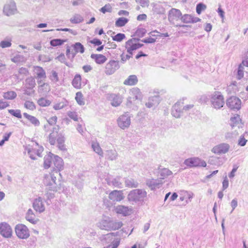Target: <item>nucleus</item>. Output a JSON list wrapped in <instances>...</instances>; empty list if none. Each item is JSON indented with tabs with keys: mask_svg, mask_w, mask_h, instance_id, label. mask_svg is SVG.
<instances>
[{
	"mask_svg": "<svg viewBox=\"0 0 248 248\" xmlns=\"http://www.w3.org/2000/svg\"><path fill=\"white\" fill-rule=\"evenodd\" d=\"M125 47L127 50V52L130 51H134L137 49L136 43L132 42L131 40H128L125 43Z\"/></svg>",
	"mask_w": 248,
	"mask_h": 248,
	"instance_id": "e433bc0d",
	"label": "nucleus"
},
{
	"mask_svg": "<svg viewBox=\"0 0 248 248\" xmlns=\"http://www.w3.org/2000/svg\"><path fill=\"white\" fill-rule=\"evenodd\" d=\"M100 11L104 14L106 13V12L110 13L112 11V7L110 4H106L104 6L102 7L100 9Z\"/></svg>",
	"mask_w": 248,
	"mask_h": 248,
	"instance_id": "052dcab7",
	"label": "nucleus"
},
{
	"mask_svg": "<svg viewBox=\"0 0 248 248\" xmlns=\"http://www.w3.org/2000/svg\"><path fill=\"white\" fill-rule=\"evenodd\" d=\"M3 13L7 16L14 15L17 12L16 4L13 0L7 2L3 7Z\"/></svg>",
	"mask_w": 248,
	"mask_h": 248,
	"instance_id": "0eeeda50",
	"label": "nucleus"
},
{
	"mask_svg": "<svg viewBox=\"0 0 248 248\" xmlns=\"http://www.w3.org/2000/svg\"><path fill=\"white\" fill-rule=\"evenodd\" d=\"M131 207L126 206L123 205H118L116 207L115 211L117 214H122L124 216H128L132 213Z\"/></svg>",
	"mask_w": 248,
	"mask_h": 248,
	"instance_id": "4468645a",
	"label": "nucleus"
},
{
	"mask_svg": "<svg viewBox=\"0 0 248 248\" xmlns=\"http://www.w3.org/2000/svg\"><path fill=\"white\" fill-rule=\"evenodd\" d=\"M124 183L125 186L130 188H137L139 186L138 182L131 178H125Z\"/></svg>",
	"mask_w": 248,
	"mask_h": 248,
	"instance_id": "7c9ffc66",
	"label": "nucleus"
},
{
	"mask_svg": "<svg viewBox=\"0 0 248 248\" xmlns=\"http://www.w3.org/2000/svg\"><path fill=\"white\" fill-rule=\"evenodd\" d=\"M206 6L202 3H199L196 5V12L198 14L200 15L201 14L202 11L206 9Z\"/></svg>",
	"mask_w": 248,
	"mask_h": 248,
	"instance_id": "864d4df0",
	"label": "nucleus"
},
{
	"mask_svg": "<svg viewBox=\"0 0 248 248\" xmlns=\"http://www.w3.org/2000/svg\"><path fill=\"white\" fill-rule=\"evenodd\" d=\"M26 83L25 86L26 88H33L35 86V80L34 78L32 77H29L27 78L25 80Z\"/></svg>",
	"mask_w": 248,
	"mask_h": 248,
	"instance_id": "58836bf2",
	"label": "nucleus"
},
{
	"mask_svg": "<svg viewBox=\"0 0 248 248\" xmlns=\"http://www.w3.org/2000/svg\"><path fill=\"white\" fill-rule=\"evenodd\" d=\"M109 218L102 219L97 223V226L102 230L108 231Z\"/></svg>",
	"mask_w": 248,
	"mask_h": 248,
	"instance_id": "473e14b6",
	"label": "nucleus"
},
{
	"mask_svg": "<svg viewBox=\"0 0 248 248\" xmlns=\"http://www.w3.org/2000/svg\"><path fill=\"white\" fill-rule=\"evenodd\" d=\"M37 103L40 106L44 107L49 106L51 104V101L44 97H42L38 99Z\"/></svg>",
	"mask_w": 248,
	"mask_h": 248,
	"instance_id": "de8ad7c7",
	"label": "nucleus"
},
{
	"mask_svg": "<svg viewBox=\"0 0 248 248\" xmlns=\"http://www.w3.org/2000/svg\"><path fill=\"white\" fill-rule=\"evenodd\" d=\"M26 219L33 224H36L39 221L38 219H36L34 215H26Z\"/></svg>",
	"mask_w": 248,
	"mask_h": 248,
	"instance_id": "bf43d9fd",
	"label": "nucleus"
},
{
	"mask_svg": "<svg viewBox=\"0 0 248 248\" xmlns=\"http://www.w3.org/2000/svg\"><path fill=\"white\" fill-rule=\"evenodd\" d=\"M138 81V79L137 76L135 75H132L129 76L128 78L124 81V84L126 85L132 86L136 85Z\"/></svg>",
	"mask_w": 248,
	"mask_h": 248,
	"instance_id": "c85d7f7f",
	"label": "nucleus"
},
{
	"mask_svg": "<svg viewBox=\"0 0 248 248\" xmlns=\"http://www.w3.org/2000/svg\"><path fill=\"white\" fill-rule=\"evenodd\" d=\"M93 151L99 155H101L103 154L101 148H100L98 143H93L92 145Z\"/></svg>",
	"mask_w": 248,
	"mask_h": 248,
	"instance_id": "603ef678",
	"label": "nucleus"
},
{
	"mask_svg": "<svg viewBox=\"0 0 248 248\" xmlns=\"http://www.w3.org/2000/svg\"><path fill=\"white\" fill-rule=\"evenodd\" d=\"M241 100L238 97L232 96L227 100L226 105L232 109H239L241 106Z\"/></svg>",
	"mask_w": 248,
	"mask_h": 248,
	"instance_id": "9d476101",
	"label": "nucleus"
},
{
	"mask_svg": "<svg viewBox=\"0 0 248 248\" xmlns=\"http://www.w3.org/2000/svg\"><path fill=\"white\" fill-rule=\"evenodd\" d=\"M83 17L81 15L75 14L70 18V21L73 24H78L83 22Z\"/></svg>",
	"mask_w": 248,
	"mask_h": 248,
	"instance_id": "a19ab883",
	"label": "nucleus"
},
{
	"mask_svg": "<svg viewBox=\"0 0 248 248\" xmlns=\"http://www.w3.org/2000/svg\"><path fill=\"white\" fill-rule=\"evenodd\" d=\"M54 155L51 153H49V154L45 156L44 158V167L46 169L49 168L54 158Z\"/></svg>",
	"mask_w": 248,
	"mask_h": 248,
	"instance_id": "5701e85b",
	"label": "nucleus"
},
{
	"mask_svg": "<svg viewBox=\"0 0 248 248\" xmlns=\"http://www.w3.org/2000/svg\"><path fill=\"white\" fill-rule=\"evenodd\" d=\"M66 106V104L64 102H60L56 104L53 106V108L55 110H59L64 108Z\"/></svg>",
	"mask_w": 248,
	"mask_h": 248,
	"instance_id": "0e129e2a",
	"label": "nucleus"
},
{
	"mask_svg": "<svg viewBox=\"0 0 248 248\" xmlns=\"http://www.w3.org/2000/svg\"><path fill=\"white\" fill-rule=\"evenodd\" d=\"M147 196L146 191L142 189H135L131 190L127 196L129 201L139 202H142Z\"/></svg>",
	"mask_w": 248,
	"mask_h": 248,
	"instance_id": "f03ea898",
	"label": "nucleus"
},
{
	"mask_svg": "<svg viewBox=\"0 0 248 248\" xmlns=\"http://www.w3.org/2000/svg\"><path fill=\"white\" fill-rule=\"evenodd\" d=\"M182 13L180 10L172 8L169 12L168 19L170 22L174 23L175 20L181 19Z\"/></svg>",
	"mask_w": 248,
	"mask_h": 248,
	"instance_id": "f8f14e48",
	"label": "nucleus"
},
{
	"mask_svg": "<svg viewBox=\"0 0 248 248\" xmlns=\"http://www.w3.org/2000/svg\"><path fill=\"white\" fill-rule=\"evenodd\" d=\"M108 198L113 202H120L124 199V196L122 190H114L112 191L108 195Z\"/></svg>",
	"mask_w": 248,
	"mask_h": 248,
	"instance_id": "ddd939ff",
	"label": "nucleus"
},
{
	"mask_svg": "<svg viewBox=\"0 0 248 248\" xmlns=\"http://www.w3.org/2000/svg\"><path fill=\"white\" fill-rule=\"evenodd\" d=\"M113 41L121 42L125 38V35L124 33H118L115 36L112 37Z\"/></svg>",
	"mask_w": 248,
	"mask_h": 248,
	"instance_id": "5fc2aeb1",
	"label": "nucleus"
},
{
	"mask_svg": "<svg viewBox=\"0 0 248 248\" xmlns=\"http://www.w3.org/2000/svg\"><path fill=\"white\" fill-rule=\"evenodd\" d=\"M68 116L75 121H78V115L76 112L69 111L68 112Z\"/></svg>",
	"mask_w": 248,
	"mask_h": 248,
	"instance_id": "338daca9",
	"label": "nucleus"
},
{
	"mask_svg": "<svg viewBox=\"0 0 248 248\" xmlns=\"http://www.w3.org/2000/svg\"><path fill=\"white\" fill-rule=\"evenodd\" d=\"M107 157L111 160H115L117 157V153L115 150H108L107 151Z\"/></svg>",
	"mask_w": 248,
	"mask_h": 248,
	"instance_id": "c03bdc74",
	"label": "nucleus"
},
{
	"mask_svg": "<svg viewBox=\"0 0 248 248\" xmlns=\"http://www.w3.org/2000/svg\"><path fill=\"white\" fill-rule=\"evenodd\" d=\"M49 78L52 82L56 83L59 81L58 73L54 70H51L49 76Z\"/></svg>",
	"mask_w": 248,
	"mask_h": 248,
	"instance_id": "79ce46f5",
	"label": "nucleus"
},
{
	"mask_svg": "<svg viewBox=\"0 0 248 248\" xmlns=\"http://www.w3.org/2000/svg\"><path fill=\"white\" fill-rule=\"evenodd\" d=\"M184 164L189 167H203L206 166V163L203 160L198 157H192L186 159L184 161Z\"/></svg>",
	"mask_w": 248,
	"mask_h": 248,
	"instance_id": "39448f33",
	"label": "nucleus"
},
{
	"mask_svg": "<svg viewBox=\"0 0 248 248\" xmlns=\"http://www.w3.org/2000/svg\"><path fill=\"white\" fill-rule=\"evenodd\" d=\"M91 57L98 64H102L107 61V58L106 56L102 54H92Z\"/></svg>",
	"mask_w": 248,
	"mask_h": 248,
	"instance_id": "a878e982",
	"label": "nucleus"
},
{
	"mask_svg": "<svg viewBox=\"0 0 248 248\" xmlns=\"http://www.w3.org/2000/svg\"><path fill=\"white\" fill-rule=\"evenodd\" d=\"M8 112L10 113L12 116H15L17 118H21L22 115L20 109H8Z\"/></svg>",
	"mask_w": 248,
	"mask_h": 248,
	"instance_id": "3c124183",
	"label": "nucleus"
},
{
	"mask_svg": "<svg viewBox=\"0 0 248 248\" xmlns=\"http://www.w3.org/2000/svg\"><path fill=\"white\" fill-rule=\"evenodd\" d=\"M24 107L30 110H33L36 108L34 103L32 101H26L24 103Z\"/></svg>",
	"mask_w": 248,
	"mask_h": 248,
	"instance_id": "6e6d98bb",
	"label": "nucleus"
},
{
	"mask_svg": "<svg viewBox=\"0 0 248 248\" xmlns=\"http://www.w3.org/2000/svg\"><path fill=\"white\" fill-rule=\"evenodd\" d=\"M130 117L128 112L120 116L117 120L118 126L123 129L128 128L131 124Z\"/></svg>",
	"mask_w": 248,
	"mask_h": 248,
	"instance_id": "423d86ee",
	"label": "nucleus"
},
{
	"mask_svg": "<svg viewBox=\"0 0 248 248\" xmlns=\"http://www.w3.org/2000/svg\"><path fill=\"white\" fill-rule=\"evenodd\" d=\"M108 99L111 101V104L113 107L119 106L122 102V99L119 94L112 93L109 95Z\"/></svg>",
	"mask_w": 248,
	"mask_h": 248,
	"instance_id": "a211bd4d",
	"label": "nucleus"
},
{
	"mask_svg": "<svg viewBox=\"0 0 248 248\" xmlns=\"http://www.w3.org/2000/svg\"><path fill=\"white\" fill-rule=\"evenodd\" d=\"M23 116L26 119H27L32 124H33L35 126H38L40 125V122L39 120L37 119L35 117L29 115L26 112L23 113Z\"/></svg>",
	"mask_w": 248,
	"mask_h": 248,
	"instance_id": "2f4dec72",
	"label": "nucleus"
},
{
	"mask_svg": "<svg viewBox=\"0 0 248 248\" xmlns=\"http://www.w3.org/2000/svg\"><path fill=\"white\" fill-rule=\"evenodd\" d=\"M53 162L56 170L51 173L45 174L43 182L47 190L57 192L62 190V183L59 181L56 182V177L61 175L59 172L63 168V162L62 158L56 155H54Z\"/></svg>",
	"mask_w": 248,
	"mask_h": 248,
	"instance_id": "f257e3e1",
	"label": "nucleus"
},
{
	"mask_svg": "<svg viewBox=\"0 0 248 248\" xmlns=\"http://www.w3.org/2000/svg\"><path fill=\"white\" fill-rule=\"evenodd\" d=\"M118 61L111 60L108 62L106 66L105 73L107 75H111L120 68Z\"/></svg>",
	"mask_w": 248,
	"mask_h": 248,
	"instance_id": "1a4fd4ad",
	"label": "nucleus"
},
{
	"mask_svg": "<svg viewBox=\"0 0 248 248\" xmlns=\"http://www.w3.org/2000/svg\"><path fill=\"white\" fill-rule=\"evenodd\" d=\"M107 183L109 186H112L119 188H121L123 187V184L120 181V177L113 178L112 180L108 179L107 181Z\"/></svg>",
	"mask_w": 248,
	"mask_h": 248,
	"instance_id": "393cba45",
	"label": "nucleus"
},
{
	"mask_svg": "<svg viewBox=\"0 0 248 248\" xmlns=\"http://www.w3.org/2000/svg\"><path fill=\"white\" fill-rule=\"evenodd\" d=\"M72 46L75 50L74 53H76V54L78 52H80V53H83L85 51L84 46L79 42L76 43Z\"/></svg>",
	"mask_w": 248,
	"mask_h": 248,
	"instance_id": "c9c22d12",
	"label": "nucleus"
},
{
	"mask_svg": "<svg viewBox=\"0 0 248 248\" xmlns=\"http://www.w3.org/2000/svg\"><path fill=\"white\" fill-rule=\"evenodd\" d=\"M128 19L125 17H119L115 21V26L117 27H122L125 25L128 22Z\"/></svg>",
	"mask_w": 248,
	"mask_h": 248,
	"instance_id": "4c0bfd02",
	"label": "nucleus"
},
{
	"mask_svg": "<svg viewBox=\"0 0 248 248\" xmlns=\"http://www.w3.org/2000/svg\"><path fill=\"white\" fill-rule=\"evenodd\" d=\"M162 179H148L146 181L147 186L150 188L151 190H154L156 188H159L163 184Z\"/></svg>",
	"mask_w": 248,
	"mask_h": 248,
	"instance_id": "dca6fc26",
	"label": "nucleus"
},
{
	"mask_svg": "<svg viewBox=\"0 0 248 248\" xmlns=\"http://www.w3.org/2000/svg\"><path fill=\"white\" fill-rule=\"evenodd\" d=\"M160 101V97L158 95L151 96L149 98L148 101L146 103L145 106L148 108H151L157 106L159 104Z\"/></svg>",
	"mask_w": 248,
	"mask_h": 248,
	"instance_id": "aec40b11",
	"label": "nucleus"
},
{
	"mask_svg": "<svg viewBox=\"0 0 248 248\" xmlns=\"http://www.w3.org/2000/svg\"><path fill=\"white\" fill-rule=\"evenodd\" d=\"M158 173L160 174L161 178L160 179H164L165 177L170 175L172 174V172L167 168L160 169L158 168Z\"/></svg>",
	"mask_w": 248,
	"mask_h": 248,
	"instance_id": "72a5a7b5",
	"label": "nucleus"
},
{
	"mask_svg": "<svg viewBox=\"0 0 248 248\" xmlns=\"http://www.w3.org/2000/svg\"><path fill=\"white\" fill-rule=\"evenodd\" d=\"M211 101L215 108H220L224 104V98L220 92H215L212 95Z\"/></svg>",
	"mask_w": 248,
	"mask_h": 248,
	"instance_id": "7ed1b4c3",
	"label": "nucleus"
},
{
	"mask_svg": "<svg viewBox=\"0 0 248 248\" xmlns=\"http://www.w3.org/2000/svg\"><path fill=\"white\" fill-rule=\"evenodd\" d=\"M81 76L79 74H77L75 76L72 81V85L76 88L79 89L81 88Z\"/></svg>",
	"mask_w": 248,
	"mask_h": 248,
	"instance_id": "f704fd0d",
	"label": "nucleus"
},
{
	"mask_svg": "<svg viewBox=\"0 0 248 248\" xmlns=\"http://www.w3.org/2000/svg\"><path fill=\"white\" fill-rule=\"evenodd\" d=\"M12 45L11 40H4L0 42V46L2 48H6L10 47Z\"/></svg>",
	"mask_w": 248,
	"mask_h": 248,
	"instance_id": "680f3d73",
	"label": "nucleus"
},
{
	"mask_svg": "<svg viewBox=\"0 0 248 248\" xmlns=\"http://www.w3.org/2000/svg\"><path fill=\"white\" fill-rule=\"evenodd\" d=\"M50 90V86L47 83H43L38 87V92L42 95H46Z\"/></svg>",
	"mask_w": 248,
	"mask_h": 248,
	"instance_id": "4be33fe9",
	"label": "nucleus"
},
{
	"mask_svg": "<svg viewBox=\"0 0 248 248\" xmlns=\"http://www.w3.org/2000/svg\"><path fill=\"white\" fill-rule=\"evenodd\" d=\"M123 225L121 221L112 220L109 218L108 231L118 230Z\"/></svg>",
	"mask_w": 248,
	"mask_h": 248,
	"instance_id": "bb28decb",
	"label": "nucleus"
},
{
	"mask_svg": "<svg viewBox=\"0 0 248 248\" xmlns=\"http://www.w3.org/2000/svg\"><path fill=\"white\" fill-rule=\"evenodd\" d=\"M183 103L180 102H176L172 107L171 109V114L176 118H180L183 112Z\"/></svg>",
	"mask_w": 248,
	"mask_h": 248,
	"instance_id": "2eb2a0df",
	"label": "nucleus"
},
{
	"mask_svg": "<svg viewBox=\"0 0 248 248\" xmlns=\"http://www.w3.org/2000/svg\"><path fill=\"white\" fill-rule=\"evenodd\" d=\"M247 141L248 140L245 139L244 136L243 135H241L238 140V145L241 146H244L246 144Z\"/></svg>",
	"mask_w": 248,
	"mask_h": 248,
	"instance_id": "e2e57ef3",
	"label": "nucleus"
},
{
	"mask_svg": "<svg viewBox=\"0 0 248 248\" xmlns=\"http://www.w3.org/2000/svg\"><path fill=\"white\" fill-rule=\"evenodd\" d=\"M75 99L78 104L80 105H84L85 104L83 96L81 92H78L76 93Z\"/></svg>",
	"mask_w": 248,
	"mask_h": 248,
	"instance_id": "09e8293b",
	"label": "nucleus"
},
{
	"mask_svg": "<svg viewBox=\"0 0 248 248\" xmlns=\"http://www.w3.org/2000/svg\"><path fill=\"white\" fill-rule=\"evenodd\" d=\"M48 124L49 125H53L55 124L57 121V117L56 116L51 117L48 120H47Z\"/></svg>",
	"mask_w": 248,
	"mask_h": 248,
	"instance_id": "774afa93",
	"label": "nucleus"
},
{
	"mask_svg": "<svg viewBox=\"0 0 248 248\" xmlns=\"http://www.w3.org/2000/svg\"><path fill=\"white\" fill-rule=\"evenodd\" d=\"M181 20L184 23H194L201 20V19L199 17H194L188 14H185L183 16L182 15Z\"/></svg>",
	"mask_w": 248,
	"mask_h": 248,
	"instance_id": "6ab92c4d",
	"label": "nucleus"
},
{
	"mask_svg": "<svg viewBox=\"0 0 248 248\" xmlns=\"http://www.w3.org/2000/svg\"><path fill=\"white\" fill-rule=\"evenodd\" d=\"M240 118L238 115H236L230 119V125L232 128L237 126V124H239L240 121Z\"/></svg>",
	"mask_w": 248,
	"mask_h": 248,
	"instance_id": "49530a36",
	"label": "nucleus"
},
{
	"mask_svg": "<svg viewBox=\"0 0 248 248\" xmlns=\"http://www.w3.org/2000/svg\"><path fill=\"white\" fill-rule=\"evenodd\" d=\"M130 96L133 97V100H141L142 97L141 93L138 88H134L131 90Z\"/></svg>",
	"mask_w": 248,
	"mask_h": 248,
	"instance_id": "b1692460",
	"label": "nucleus"
},
{
	"mask_svg": "<svg viewBox=\"0 0 248 248\" xmlns=\"http://www.w3.org/2000/svg\"><path fill=\"white\" fill-rule=\"evenodd\" d=\"M230 145L227 143H221L214 146L211 151L215 154H225L229 151Z\"/></svg>",
	"mask_w": 248,
	"mask_h": 248,
	"instance_id": "6e6552de",
	"label": "nucleus"
},
{
	"mask_svg": "<svg viewBox=\"0 0 248 248\" xmlns=\"http://www.w3.org/2000/svg\"><path fill=\"white\" fill-rule=\"evenodd\" d=\"M0 233L4 237H11L12 234V230L10 226L5 222L1 223L0 224Z\"/></svg>",
	"mask_w": 248,
	"mask_h": 248,
	"instance_id": "9b49d317",
	"label": "nucleus"
},
{
	"mask_svg": "<svg viewBox=\"0 0 248 248\" xmlns=\"http://www.w3.org/2000/svg\"><path fill=\"white\" fill-rule=\"evenodd\" d=\"M15 232L17 236L20 239H27L30 236L28 228L23 224H17L15 227Z\"/></svg>",
	"mask_w": 248,
	"mask_h": 248,
	"instance_id": "20e7f679",
	"label": "nucleus"
},
{
	"mask_svg": "<svg viewBox=\"0 0 248 248\" xmlns=\"http://www.w3.org/2000/svg\"><path fill=\"white\" fill-rule=\"evenodd\" d=\"M146 33V29L144 28H138L135 32V35L139 37H142L145 35Z\"/></svg>",
	"mask_w": 248,
	"mask_h": 248,
	"instance_id": "4d7b16f0",
	"label": "nucleus"
},
{
	"mask_svg": "<svg viewBox=\"0 0 248 248\" xmlns=\"http://www.w3.org/2000/svg\"><path fill=\"white\" fill-rule=\"evenodd\" d=\"M120 238H115L109 245L104 248H117L120 245Z\"/></svg>",
	"mask_w": 248,
	"mask_h": 248,
	"instance_id": "8fccbe9b",
	"label": "nucleus"
},
{
	"mask_svg": "<svg viewBox=\"0 0 248 248\" xmlns=\"http://www.w3.org/2000/svg\"><path fill=\"white\" fill-rule=\"evenodd\" d=\"M153 11L154 13L158 15L165 14V10L162 5L159 3H153Z\"/></svg>",
	"mask_w": 248,
	"mask_h": 248,
	"instance_id": "c756f323",
	"label": "nucleus"
},
{
	"mask_svg": "<svg viewBox=\"0 0 248 248\" xmlns=\"http://www.w3.org/2000/svg\"><path fill=\"white\" fill-rule=\"evenodd\" d=\"M244 67L240 64L237 70V78L238 79H241L244 76Z\"/></svg>",
	"mask_w": 248,
	"mask_h": 248,
	"instance_id": "13d9d810",
	"label": "nucleus"
},
{
	"mask_svg": "<svg viewBox=\"0 0 248 248\" xmlns=\"http://www.w3.org/2000/svg\"><path fill=\"white\" fill-rule=\"evenodd\" d=\"M17 96L16 93L14 91H8L4 93L3 95L4 98L8 100H13Z\"/></svg>",
	"mask_w": 248,
	"mask_h": 248,
	"instance_id": "37998d69",
	"label": "nucleus"
},
{
	"mask_svg": "<svg viewBox=\"0 0 248 248\" xmlns=\"http://www.w3.org/2000/svg\"><path fill=\"white\" fill-rule=\"evenodd\" d=\"M137 3H139L142 7H148L149 4V0H135Z\"/></svg>",
	"mask_w": 248,
	"mask_h": 248,
	"instance_id": "69168bd1",
	"label": "nucleus"
},
{
	"mask_svg": "<svg viewBox=\"0 0 248 248\" xmlns=\"http://www.w3.org/2000/svg\"><path fill=\"white\" fill-rule=\"evenodd\" d=\"M57 140V141L58 143V147L61 150H64L65 149L64 142H65V138L63 135L60 133L58 136H57V138L56 140Z\"/></svg>",
	"mask_w": 248,
	"mask_h": 248,
	"instance_id": "cd10ccee",
	"label": "nucleus"
},
{
	"mask_svg": "<svg viewBox=\"0 0 248 248\" xmlns=\"http://www.w3.org/2000/svg\"><path fill=\"white\" fill-rule=\"evenodd\" d=\"M67 40L61 39H54L50 41V44L52 46H57L62 45Z\"/></svg>",
	"mask_w": 248,
	"mask_h": 248,
	"instance_id": "a18cd8bd",
	"label": "nucleus"
},
{
	"mask_svg": "<svg viewBox=\"0 0 248 248\" xmlns=\"http://www.w3.org/2000/svg\"><path fill=\"white\" fill-rule=\"evenodd\" d=\"M36 73L38 78H46V74L45 71L41 67L38 66L36 68Z\"/></svg>",
	"mask_w": 248,
	"mask_h": 248,
	"instance_id": "ea45409f",
	"label": "nucleus"
},
{
	"mask_svg": "<svg viewBox=\"0 0 248 248\" xmlns=\"http://www.w3.org/2000/svg\"><path fill=\"white\" fill-rule=\"evenodd\" d=\"M32 206L33 209L36 212L42 213L45 210V207L43 203L42 199L40 197L34 200Z\"/></svg>",
	"mask_w": 248,
	"mask_h": 248,
	"instance_id": "f3484780",
	"label": "nucleus"
},
{
	"mask_svg": "<svg viewBox=\"0 0 248 248\" xmlns=\"http://www.w3.org/2000/svg\"><path fill=\"white\" fill-rule=\"evenodd\" d=\"M60 129V126L58 125H56L52 129L51 133L49 135V142L51 145H54L56 143V139Z\"/></svg>",
	"mask_w": 248,
	"mask_h": 248,
	"instance_id": "412c9836",
	"label": "nucleus"
}]
</instances>
